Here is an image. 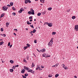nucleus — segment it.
Masks as SVG:
<instances>
[{
	"label": "nucleus",
	"mask_w": 78,
	"mask_h": 78,
	"mask_svg": "<svg viewBox=\"0 0 78 78\" xmlns=\"http://www.w3.org/2000/svg\"><path fill=\"white\" fill-rule=\"evenodd\" d=\"M30 11H29L28 12V13L29 14H32V15H34V11L33 9H30Z\"/></svg>",
	"instance_id": "1"
},
{
	"label": "nucleus",
	"mask_w": 78,
	"mask_h": 78,
	"mask_svg": "<svg viewBox=\"0 0 78 78\" xmlns=\"http://www.w3.org/2000/svg\"><path fill=\"white\" fill-rule=\"evenodd\" d=\"M53 38H52L50 41L48 43V45L49 46H51V47L52 46V45H53Z\"/></svg>",
	"instance_id": "2"
},
{
	"label": "nucleus",
	"mask_w": 78,
	"mask_h": 78,
	"mask_svg": "<svg viewBox=\"0 0 78 78\" xmlns=\"http://www.w3.org/2000/svg\"><path fill=\"white\" fill-rule=\"evenodd\" d=\"M44 24L45 25H47L48 26V27H51L52 26H53V25H52V23H50L48 22H45L44 23Z\"/></svg>",
	"instance_id": "3"
},
{
	"label": "nucleus",
	"mask_w": 78,
	"mask_h": 78,
	"mask_svg": "<svg viewBox=\"0 0 78 78\" xmlns=\"http://www.w3.org/2000/svg\"><path fill=\"white\" fill-rule=\"evenodd\" d=\"M42 56L43 57H45V58H47L48 57H50V55H48V54H46L45 53H44L42 55Z\"/></svg>",
	"instance_id": "4"
},
{
	"label": "nucleus",
	"mask_w": 78,
	"mask_h": 78,
	"mask_svg": "<svg viewBox=\"0 0 78 78\" xmlns=\"http://www.w3.org/2000/svg\"><path fill=\"white\" fill-rule=\"evenodd\" d=\"M8 9V7L6 6H4L2 8V9L3 10V11H6L7 9Z\"/></svg>",
	"instance_id": "5"
},
{
	"label": "nucleus",
	"mask_w": 78,
	"mask_h": 78,
	"mask_svg": "<svg viewBox=\"0 0 78 78\" xmlns=\"http://www.w3.org/2000/svg\"><path fill=\"white\" fill-rule=\"evenodd\" d=\"M74 29L75 31H78V25L75 26Z\"/></svg>",
	"instance_id": "6"
},
{
	"label": "nucleus",
	"mask_w": 78,
	"mask_h": 78,
	"mask_svg": "<svg viewBox=\"0 0 78 78\" xmlns=\"http://www.w3.org/2000/svg\"><path fill=\"white\" fill-rule=\"evenodd\" d=\"M28 72H30V73H34V71L30 69L28 71Z\"/></svg>",
	"instance_id": "7"
},
{
	"label": "nucleus",
	"mask_w": 78,
	"mask_h": 78,
	"mask_svg": "<svg viewBox=\"0 0 78 78\" xmlns=\"http://www.w3.org/2000/svg\"><path fill=\"white\" fill-rule=\"evenodd\" d=\"M24 69H26V70H29V68L25 66H24Z\"/></svg>",
	"instance_id": "8"
},
{
	"label": "nucleus",
	"mask_w": 78,
	"mask_h": 78,
	"mask_svg": "<svg viewBox=\"0 0 78 78\" xmlns=\"http://www.w3.org/2000/svg\"><path fill=\"white\" fill-rule=\"evenodd\" d=\"M25 71L26 70L25 69H22L21 71V73H24L25 72Z\"/></svg>",
	"instance_id": "9"
},
{
	"label": "nucleus",
	"mask_w": 78,
	"mask_h": 78,
	"mask_svg": "<svg viewBox=\"0 0 78 78\" xmlns=\"http://www.w3.org/2000/svg\"><path fill=\"white\" fill-rule=\"evenodd\" d=\"M5 13H2L1 15V17H4V16H5Z\"/></svg>",
	"instance_id": "10"
},
{
	"label": "nucleus",
	"mask_w": 78,
	"mask_h": 78,
	"mask_svg": "<svg viewBox=\"0 0 78 78\" xmlns=\"http://www.w3.org/2000/svg\"><path fill=\"white\" fill-rule=\"evenodd\" d=\"M41 51V52H45V49L44 48H43V49L40 50V51Z\"/></svg>",
	"instance_id": "11"
},
{
	"label": "nucleus",
	"mask_w": 78,
	"mask_h": 78,
	"mask_svg": "<svg viewBox=\"0 0 78 78\" xmlns=\"http://www.w3.org/2000/svg\"><path fill=\"white\" fill-rule=\"evenodd\" d=\"M4 44V42L3 41L0 42V45H2Z\"/></svg>",
	"instance_id": "12"
},
{
	"label": "nucleus",
	"mask_w": 78,
	"mask_h": 78,
	"mask_svg": "<svg viewBox=\"0 0 78 78\" xmlns=\"http://www.w3.org/2000/svg\"><path fill=\"white\" fill-rule=\"evenodd\" d=\"M35 66V65L34 64V62H32V65L31 66V67H34V66Z\"/></svg>",
	"instance_id": "13"
},
{
	"label": "nucleus",
	"mask_w": 78,
	"mask_h": 78,
	"mask_svg": "<svg viewBox=\"0 0 78 78\" xmlns=\"http://www.w3.org/2000/svg\"><path fill=\"white\" fill-rule=\"evenodd\" d=\"M51 9H52V8H51V7H49L48 9V11H51Z\"/></svg>",
	"instance_id": "14"
},
{
	"label": "nucleus",
	"mask_w": 78,
	"mask_h": 78,
	"mask_svg": "<svg viewBox=\"0 0 78 78\" xmlns=\"http://www.w3.org/2000/svg\"><path fill=\"white\" fill-rule=\"evenodd\" d=\"M37 67H38L39 69V70H42L40 68L41 67V66L39 65H37Z\"/></svg>",
	"instance_id": "15"
},
{
	"label": "nucleus",
	"mask_w": 78,
	"mask_h": 78,
	"mask_svg": "<svg viewBox=\"0 0 78 78\" xmlns=\"http://www.w3.org/2000/svg\"><path fill=\"white\" fill-rule=\"evenodd\" d=\"M9 71L10 72H12L14 71V69H9Z\"/></svg>",
	"instance_id": "16"
},
{
	"label": "nucleus",
	"mask_w": 78,
	"mask_h": 78,
	"mask_svg": "<svg viewBox=\"0 0 78 78\" xmlns=\"http://www.w3.org/2000/svg\"><path fill=\"white\" fill-rule=\"evenodd\" d=\"M56 34V33L55 32H53L52 33V35H55Z\"/></svg>",
	"instance_id": "17"
},
{
	"label": "nucleus",
	"mask_w": 78,
	"mask_h": 78,
	"mask_svg": "<svg viewBox=\"0 0 78 78\" xmlns=\"http://www.w3.org/2000/svg\"><path fill=\"white\" fill-rule=\"evenodd\" d=\"M22 10L21 9H20V10L19 11V13H22Z\"/></svg>",
	"instance_id": "18"
},
{
	"label": "nucleus",
	"mask_w": 78,
	"mask_h": 78,
	"mask_svg": "<svg viewBox=\"0 0 78 78\" xmlns=\"http://www.w3.org/2000/svg\"><path fill=\"white\" fill-rule=\"evenodd\" d=\"M9 23H8V22H7L6 23V26L7 27H8V26L9 25Z\"/></svg>",
	"instance_id": "19"
},
{
	"label": "nucleus",
	"mask_w": 78,
	"mask_h": 78,
	"mask_svg": "<svg viewBox=\"0 0 78 78\" xmlns=\"http://www.w3.org/2000/svg\"><path fill=\"white\" fill-rule=\"evenodd\" d=\"M10 63H11V64H13V63H14V61H13L12 60H10Z\"/></svg>",
	"instance_id": "20"
},
{
	"label": "nucleus",
	"mask_w": 78,
	"mask_h": 78,
	"mask_svg": "<svg viewBox=\"0 0 78 78\" xmlns=\"http://www.w3.org/2000/svg\"><path fill=\"white\" fill-rule=\"evenodd\" d=\"M41 15V13H38L37 14L38 16H40Z\"/></svg>",
	"instance_id": "21"
},
{
	"label": "nucleus",
	"mask_w": 78,
	"mask_h": 78,
	"mask_svg": "<svg viewBox=\"0 0 78 78\" xmlns=\"http://www.w3.org/2000/svg\"><path fill=\"white\" fill-rule=\"evenodd\" d=\"M27 46L28 47H30V44H29L28 43L27 44Z\"/></svg>",
	"instance_id": "22"
},
{
	"label": "nucleus",
	"mask_w": 78,
	"mask_h": 78,
	"mask_svg": "<svg viewBox=\"0 0 78 78\" xmlns=\"http://www.w3.org/2000/svg\"><path fill=\"white\" fill-rule=\"evenodd\" d=\"M36 29H34L33 30V33H36Z\"/></svg>",
	"instance_id": "23"
},
{
	"label": "nucleus",
	"mask_w": 78,
	"mask_h": 78,
	"mask_svg": "<svg viewBox=\"0 0 78 78\" xmlns=\"http://www.w3.org/2000/svg\"><path fill=\"white\" fill-rule=\"evenodd\" d=\"M46 13V11H44V12H42V14L44 15Z\"/></svg>",
	"instance_id": "24"
},
{
	"label": "nucleus",
	"mask_w": 78,
	"mask_h": 78,
	"mask_svg": "<svg viewBox=\"0 0 78 78\" xmlns=\"http://www.w3.org/2000/svg\"><path fill=\"white\" fill-rule=\"evenodd\" d=\"M27 48H28V46H26V47H24V50H26V49H27Z\"/></svg>",
	"instance_id": "25"
},
{
	"label": "nucleus",
	"mask_w": 78,
	"mask_h": 78,
	"mask_svg": "<svg viewBox=\"0 0 78 78\" xmlns=\"http://www.w3.org/2000/svg\"><path fill=\"white\" fill-rule=\"evenodd\" d=\"M58 76H59V74H56L55 75V78H57V77H58Z\"/></svg>",
	"instance_id": "26"
},
{
	"label": "nucleus",
	"mask_w": 78,
	"mask_h": 78,
	"mask_svg": "<svg viewBox=\"0 0 78 78\" xmlns=\"http://www.w3.org/2000/svg\"><path fill=\"white\" fill-rule=\"evenodd\" d=\"M25 3L26 4H27V3H28V0H25Z\"/></svg>",
	"instance_id": "27"
},
{
	"label": "nucleus",
	"mask_w": 78,
	"mask_h": 78,
	"mask_svg": "<svg viewBox=\"0 0 78 78\" xmlns=\"http://www.w3.org/2000/svg\"><path fill=\"white\" fill-rule=\"evenodd\" d=\"M28 76V73H26L24 74V76Z\"/></svg>",
	"instance_id": "28"
},
{
	"label": "nucleus",
	"mask_w": 78,
	"mask_h": 78,
	"mask_svg": "<svg viewBox=\"0 0 78 78\" xmlns=\"http://www.w3.org/2000/svg\"><path fill=\"white\" fill-rule=\"evenodd\" d=\"M40 2L43 3H44V0H40Z\"/></svg>",
	"instance_id": "29"
},
{
	"label": "nucleus",
	"mask_w": 78,
	"mask_h": 78,
	"mask_svg": "<svg viewBox=\"0 0 78 78\" xmlns=\"http://www.w3.org/2000/svg\"><path fill=\"white\" fill-rule=\"evenodd\" d=\"M75 18H76V17H75V16H73L72 17V19H75Z\"/></svg>",
	"instance_id": "30"
},
{
	"label": "nucleus",
	"mask_w": 78,
	"mask_h": 78,
	"mask_svg": "<svg viewBox=\"0 0 78 78\" xmlns=\"http://www.w3.org/2000/svg\"><path fill=\"white\" fill-rule=\"evenodd\" d=\"M30 27H31V28H33L34 29V27L33 26V25H30Z\"/></svg>",
	"instance_id": "31"
},
{
	"label": "nucleus",
	"mask_w": 78,
	"mask_h": 78,
	"mask_svg": "<svg viewBox=\"0 0 78 78\" xmlns=\"http://www.w3.org/2000/svg\"><path fill=\"white\" fill-rule=\"evenodd\" d=\"M13 2H10V5L12 6L13 5Z\"/></svg>",
	"instance_id": "32"
},
{
	"label": "nucleus",
	"mask_w": 78,
	"mask_h": 78,
	"mask_svg": "<svg viewBox=\"0 0 78 78\" xmlns=\"http://www.w3.org/2000/svg\"><path fill=\"white\" fill-rule=\"evenodd\" d=\"M12 15H13V16H15L16 15V13L15 12H13L12 13Z\"/></svg>",
	"instance_id": "33"
},
{
	"label": "nucleus",
	"mask_w": 78,
	"mask_h": 78,
	"mask_svg": "<svg viewBox=\"0 0 78 78\" xmlns=\"http://www.w3.org/2000/svg\"><path fill=\"white\" fill-rule=\"evenodd\" d=\"M64 69H65V70H67V69H68V68H67V66L66 67H64Z\"/></svg>",
	"instance_id": "34"
},
{
	"label": "nucleus",
	"mask_w": 78,
	"mask_h": 78,
	"mask_svg": "<svg viewBox=\"0 0 78 78\" xmlns=\"http://www.w3.org/2000/svg\"><path fill=\"white\" fill-rule=\"evenodd\" d=\"M6 34H2V36H3V37H6Z\"/></svg>",
	"instance_id": "35"
},
{
	"label": "nucleus",
	"mask_w": 78,
	"mask_h": 78,
	"mask_svg": "<svg viewBox=\"0 0 78 78\" xmlns=\"http://www.w3.org/2000/svg\"><path fill=\"white\" fill-rule=\"evenodd\" d=\"M28 2L29 3H31V2L30 0H28Z\"/></svg>",
	"instance_id": "36"
},
{
	"label": "nucleus",
	"mask_w": 78,
	"mask_h": 78,
	"mask_svg": "<svg viewBox=\"0 0 78 78\" xmlns=\"http://www.w3.org/2000/svg\"><path fill=\"white\" fill-rule=\"evenodd\" d=\"M48 77H50V78L51 77H52V75H51V74H49L48 75Z\"/></svg>",
	"instance_id": "37"
},
{
	"label": "nucleus",
	"mask_w": 78,
	"mask_h": 78,
	"mask_svg": "<svg viewBox=\"0 0 78 78\" xmlns=\"http://www.w3.org/2000/svg\"><path fill=\"white\" fill-rule=\"evenodd\" d=\"M22 76L23 77V78H27V77H26V76H23V75Z\"/></svg>",
	"instance_id": "38"
},
{
	"label": "nucleus",
	"mask_w": 78,
	"mask_h": 78,
	"mask_svg": "<svg viewBox=\"0 0 78 78\" xmlns=\"http://www.w3.org/2000/svg\"><path fill=\"white\" fill-rule=\"evenodd\" d=\"M1 31L2 32V31H3V28H1Z\"/></svg>",
	"instance_id": "39"
},
{
	"label": "nucleus",
	"mask_w": 78,
	"mask_h": 78,
	"mask_svg": "<svg viewBox=\"0 0 78 78\" xmlns=\"http://www.w3.org/2000/svg\"><path fill=\"white\" fill-rule=\"evenodd\" d=\"M12 9H13V10H14V11H15V10H16V9H15V8H14V7H12Z\"/></svg>",
	"instance_id": "40"
},
{
	"label": "nucleus",
	"mask_w": 78,
	"mask_h": 78,
	"mask_svg": "<svg viewBox=\"0 0 78 78\" xmlns=\"http://www.w3.org/2000/svg\"><path fill=\"white\" fill-rule=\"evenodd\" d=\"M26 58L27 60H28V59H29V56H27V57H26Z\"/></svg>",
	"instance_id": "41"
},
{
	"label": "nucleus",
	"mask_w": 78,
	"mask_h": 78,
	"mask_svg": "<svg viewBox=\"0 0 78 78\" xmlns=\"http://www.w3.org/2000/svg\"><path fill=\"white\" fill-rule=\"evenodd\" d=\"M34 43H35V44H37V41L35 40L34 41Z\"/></svg>",
	"instance_id": "42"
},
{
	"label": "nucleus",
	"mask_w": 78,
	"mask_h": 78,
	"mask_svg": "<svg viewBox=\"0 0 78 78\" xmlns=\"http://www.w3.org/2000/svg\"><path fill=\"white\" fill-rule=\"evenodd\" d=\"M29 19H33V17H32V16H30L29 17Z\"/></svg>",
	"instance_id": "43"
},
{
	"label": "nucleus",
	"mask_w": 78,
	"mask_h": 78,
	"mask_svg": "<svg viewBox=\"0 0 78 78\" xmlns=\"http://www.w3.org/2000/svg\"><path fill=\"white\" fill-rule=\"evenodd\" d=\"M10 42H9L8 43V46H9V45H10Z\"/></svg>",
	"instance_id": "44"
},
{
	"label": "nucleus",
	"mask_w": 78,
	"mask_h": 78,
	"mask_svg": "<svg viewBox=\"0 0 78 78\" xmlns=\"http://www.w3.org/2000/svg\"><path fill=\"white\" fill-rule=\"evenodd\" d=\"M23 62H27V61H26V60L25 59L23 60Z\"/></svg>",
	"instance_id": "45"
},
{
	"label": "nucleus",
	"mask_w": 78,
	"mask_h": 78,
	"mask_svg": "<svg viewBox=\"0 0 78 78\" xmlns=\"http://www.w3.org/2000/svg\"><path fill=\"white\" fill-rule=\"evenodd\" d=\"M21 10H22V11H24V10L23 8H21Z\"/></svg>",
	"instance_id": "46"
},
{
	"label": "nucleus",
	"mask_w": 78,
	"mask_h": 78,
	"mask_svg": "<svg viewBox=\"0 0 78 78\" xmlns=\"http://www.w3.org/2000/svg\"><path fill=\"white\" fill-rule=\"evenodd\" d=\"M7 6H8V7H11V5H7Z\"/></svg>",
	"instance_id": "47"
},
{
	"label": "nucleus",
	"mask_w": 78,
	"mask_h": 78,
	"mask_svg": "<svg viewBox=\"0 0 78 78\" xmlns=\"http://www.w3.org/2000/svg\"><path fill=\"white\" fill-rule=\"evenodd\" d=\"M32 33H33V31H31L30 32H29L30 34H32Z\"/></svg>",
	"instance_id": "48"
},
{
	"label": "nucleus",
	"mask_w": 78,
	"mask_h": 78,
	"mask_svg": "<svg viewBox=\"0 0 78 78\" xmlns=\"http://www.w3.org/2000/svg\"><path fill=\"white\" fill-rule=\"evenodd\" d=\"M29 23H30V22L29 21H27V23L28 24V25H29Z\"/></svg>",
	"instance_id": "49"
},
{
	"label": "nucleus",
	"mask_w": 78,
	"mask_h": 78,
	"mask_svg": "<svg viewBox=\"0 0 78 78\" xmlns=\"http://www.w3.org/2000/svg\"><path fill=\"white\" fill-rule=\"evenodd\" d=\"M58 64H59V63H57L55 64V66H56V67H57L58 66Z\"/></svg>",
	"instance_id": "50"
},
{
	"label": "nucleus",
	"mask_w": 78,
	"mask_h": 78,
	"mask_svg": "<svg viewBox=\"0 0 78 78\" xmlns=\"http://www.w3.org/2000/svg\"><path fill=\"white\" fill-rule=\"evenodd\" d=\"M14 30H15L16 31H17V29H14Z\"/></svg>",
	"instance_id": "51"
},
{
	"label": "nucleus",
	"mask_w": 78,
	"mask_h": 78,
	"mask_svg": "<svg viewBox=\"0 0 78 78\" xmlns=\"http://www.w3.org/2000/svg\"><path fill=\"white\" fill-rule=\"evenodd\" d=\"M38 69H39V68H38L37 67L36 68V70H38Z\"/></svg>",
	"instance_id": "52"
},
{
	"label": "nucleus",
	"mask_w": 78,
	"mask_h": 78,
	"mask_svg": "<svg viewBox=\"0 0 78 78\" xmlns=\"http://www.w3.org/2000/svg\"><path fill=\"white\" fill-rule=\"evenodd\" d=\"M41 68H44V66H42V65L41 66Z\"/></svg>",
	"instance_id": "53"
},
{
	"label": "nucleus",
	"mask_w": 78,
	"mask_h": 78,
	"mask_svg": "<svg viewBox=\"0 0 78 78\" xmlns=\"http://www.w3.org/2000/svg\"><path fill=\"white\" fill-rule=\"evenodd\" d=\"M62 65H63V68H64V67H65V65H64V64H62Z\"/></svg>",
	"instance_id": "54"
},
{
	"label": "nucleus",
	"mask_w": 78,
	"mask_h": 78,
	"mask_svg": "<svg viewBox=\"0 0 78 78\" xmlns=\"http://www.w3.org/2000/svg\"><path fill=\"white\" fill-rule=\"evenodd\" d=\"M15 67H19V65H17L16 66H15Z\"/></svg>",
	"instance_id": "55"
},
{
	"label": "nucleus",
	"mask_w": 78,
	"mask_h": 78,
	"mask_svg": "<svg viewBox=\"0 0 78 78\" xmlns=\"http://www.w3.org/2000/svg\"><path fill=\"white\" fill-rule=\"evenodd\" d=\"M9 47L10 48H11V47H12V44H11L10 45Z\"/></svg>",
	"instance_id": "56"
},
{
	"label": "nucleus",
	"mask_w": 78,
	"mask_h": 78,
	"mask_svg": "<svg viewBox=\"0 0 78 78\" xmlns=\"http://www.w3.org/2000/svg\"><path fill=\"white\" fill-rule=\"evenodd\" d=\"M13 69H15V68H16V67H15V66H13Z\"/></svg>",
	"instance_id": "57"
},
{
	"label": "nucleus",
	"mask_w": 78,
	"mask_h": 78,
	"mask_svg": "<svg viewBox=\"0 0 78 78\" xmlns=\"http://www.w3.org/2000/svg\"><path fill=\"white\" fill-rule=\"evenodd\" d=\"M37 51H38V52H41V51H39V50H38V49H37Z\"/></svg>",
	"instance_id": "58"
},
{
	"label": "nucleus",
	"mask_w": 78,
	"mask_h": 78,
	"mask_svg": "<svg viewBox=\"0 0 78 78\" xmlns=\"http://www.w3.org/2000/svg\"><path fill=\"white\" fill-rule=\"evenodd\" d=\"M13 34L14 35H15V36H16V34L15 33H14Z\"/></svg>",
	"instance_id": "59"
},
{
	"label": "nucleus",
	"mask_w": 78,
	"mask_h": 78,
	"mask_svg": "<svg viewBox=\"0 0 78 78\" xmlns=\"http://www.w3.org/2000/svg\"><path fill=\"white\" fill-rule=\"evenodd\" d=\"M74 77L75 78H77V77H76V76H74Z\"/></svg>",
	"instance_id": "60"
},
{
	"label": "nucleus",
	"mask_w": 78,
	"mask_h": 78,
	"mask_svg": "<svg viewBox=\"0 0 78 78\" xmlns=\"http://www.w3.org/2000/svg\"><path fill=\"white\" fill-rule=\"evenodd\" d=\"M1 60L2 61V63H3V62H4L2 60V59H1Z\"/></svg>",
	"instance_id": "61"
},
{
	"label": "nucleus",
	"mask_w": 78,
	"mask_h": 78,
	"mask_svg": "<svg viewBox=\"0 0 78 78\" xmlns=\"http://www.w3.org/2000/svg\"><path fill=\"white\" fill-rule=\"evenodd\" d=\"M32 20H30V22H32Z\"/></svg>",
	"instance_id": "62"
},
{
	"label": "nucleus",
	"mask_w": 78,
	"mask_h": 78,
	"mask_svg": "<svg viewBox=\"0 0 78 78\" xmlns=\"http://www.w3.org/2000/svg\"><path fill=\"white\" fill-rule=\"evenodd\" d=\"M30 24H31V23H29V25H30Z\"/></svg>",
	"instance_id": "63"
},
{
	"label": "nucleus",
	"mask_w": 78,
	"mask_h": 78,
	"mask_svg": "<svg viewBox=\"0 0 78 78\" xmlns=\"http://www.w3.org/2000/svg\"><path fill=\"white\" fill-rule=\"evenodd\" d=\"M31 34V36H33V34H32V33Z\"/></svg>",
	"instance_id": "64"
}]
</instances>
